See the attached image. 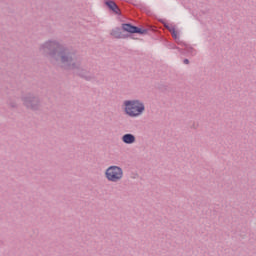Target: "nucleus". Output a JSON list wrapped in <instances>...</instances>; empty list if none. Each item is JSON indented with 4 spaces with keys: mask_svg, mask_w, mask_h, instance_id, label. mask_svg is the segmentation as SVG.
Masks as SVG:
<instances>
[{
    "mask_svg": "<svg viewBox=\"0 0 256 256\" xmlns=\"http://www.w3.org/2000/svg\"><path fill=\"white\" fill-rule=\"evenodd\" d=\"M27 105V107H31V105H29V104H26Z\"/></svg>",
    "mask_w": 256,
    "mask_h": 256,
    "instance_id": "obj_11",
    "label": "nucleus"
},
{
    "mask_svg": "<svg viewBox=\"0 0 256 256\" xmlns=\"http://www.w3.org/2000/svg\"><path fill=\"white\" fill-rule=\"evenodd\" d=\"M106 5L109 7V9L114 11V13H119V7H117V4H115V2L108 1L106 2Z\"/></svg>",
    "mask_w": 256,
    "mask_h": 256,
    "instance_id": "obj_5",
    "label": "nucleus"
},
{
    "mask_svg": "<svg viewBox=\"0 0 256 256\" xmlns=\"http://www.w3.org/2000/svg\"><path fill=\"white\" fill-rule=\"evenodd\" d=\"M184 63H185V65H189V60H188V59H185V60H184Z\"/></svg>",
    "mask_w": 256,
    "mask_h": 256,
    "instance_id": "obj_10",
    "label": "nucleus"
},
{
    "mask_svg": "<svg viewBox=\"0 0 256 256\" xmlns=\"http://www.w3.org/2000/svg\"><path fill=\"white\" fill-rule=\"evenodd\" d=\"M60 57L63 63H71V58L69 57V55L60 54Z\"/></svg>",
    "mask_w": 256,
    "mask_h": 256,
    "instance_id": "obj_7",
    "label": "nucleus"
},
{
    "mask_svg": "<svg viewBox=\"0 0 256 256\" xmlns=\"http://www.w3.org/2000/svg\"><path fill=\"white\" fill-rule=\"evenodd\" d=\"M172 36L174 37V39H177V33L175 32V30L172 31Z\"/></svg>",
    "mask_w": 256,
    "mask_h": 256,
    "instance_id": "obj_9",
    "label": "nucleus"
},
{
    "mask_svg": "<svg viewBox=\"0 0 256 256\" xmlns=\"http://www.w3.org/2000/svg\"><path fill=\"white\" fill-rule=\"evenodd\" d=\"M45 47H46V49H55V47H57V43H55V42H47L45 44Z\"/></svg>",
    "mask_w": 256,
    "mask_h": 256,
    "instance_id": "obj_8",
    "label": "nucleus"
},
{
    "mask_svg": "<svg viewBox=\"0 0 256 256\" xmlns=\"http://www.w3.org/2000/svg\"><path fill=\"white\" fill-rule=\"evenodd\" d=\"M124 111L129 117H139L145 111V104L139 100L124 101Z\"/></svg>",
    "mask_w": 256,
    "mask_h": 256,
    "instance_id": "obj_1",
    "label": "nucleus"
},
{
    "mask_svg": "<svg viewBox=\"0 0 256 256\" xmlns=\"http://www.w3.org/2000/svg\"><path fill=\"white\" fill-rule=\"evenodd\" d=\"M111 35H112V37H115V39H121V37H123L121 35V29L120 28H115L114 30H112Z\"/></svg>",
    "mask_w": 256,
    "mask_h": 256,
    "instance_id": "obj_6",
    "label": "nucleus"
},
{
    "mask_svg": "<svg viewBox=\"0 0 256 256\" xmlns=\"http://www.w3.org/2000/svg\"><path fill=\"white\" fill-rule=\"evenodd\" d=\"M122 29L127 31V33H140L141 35L147 33V30H141L140 28L132 26L131 24H123Z\"/></svg>",
    "mask_w": 256,
    "mask_h": 256,
    "instance_id": "obj_3",
    "label": "nucleus"
},
{
    "mask_svg": "<svg viewBox=\"0 0 256 256\" xmlns=\"http://www.w3.org/2000/svg\"><path fill=\"white\" fill-rule=\"evenodd\" d=\"M123 143H126V145H133L135 143V136L133 134H125L122 136Z\"/></svg>",
    "mask_w": 256,
    "mask_h": 256,
    "instance_id": "obj_4",
    "label": "nucleus"
},
{
    "mask_svg": "<svg viewBox=\"0 0 256 256\" xmlns=\"http://www.w3.org/2000/svg\"><path fill=\"white\" fill-rule=\"evenodd\" d=\"M106 179L112 183H117L123 179V169L119 166H110L105 172Z\"/></svg>",
    "mask_w": 256,
    "mask_h": 256,
    "instance_id": "obj_2",
    "label": "nucleus"
}]
</instances>
